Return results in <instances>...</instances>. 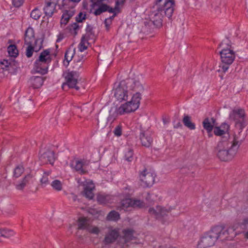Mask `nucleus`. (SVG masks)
<instances>
[{
	"mask_svg": "<svg viewBox=\"0 0 248 248\" xmlns=\"http://www.w3.org/2000/svg\"><path fill=\"white\" fill-rule=\"evenodd\" d=\"M229 128L230 125L226 123H224L220 127H215L214 129V133L215 135L217 136H222L227 134L228 137H226L228 139L230 136L228 133ZM232 134H230V135Z\"/></svg>",
	"mask_w": 248,
	"mask_h": 248,
	"instance_id": "aec40b11",
	"label": "nucleus"
},
{
	"mask_svg": "<svg viewBox=\"0 0 248 248\" xmlns=\"http://www.w3.org/2000/svg\"><path fill=\"white\" fill-rule=\"evenodd\" d=\"M150 132L148 130H141L140 135V139L142 146L149 147L153 141L151 137Z\"/></svg>",
	"mask_w": 248,
	"mask_h": 248,
	"instance_id": "f3484780",
	"label": "nucleus"
},
{
	"mask_svg": "<svg viewBox=\"0 0 248 248\" xmlns=\"http://www.w3.org/2000/svg\"><path fill=\"white\" fill-rule=\"evenodd\" d=\"M40 159L43 163L49 162L52 164L55 159L54 153L50 150H48L43 153L39 157Z\"/></svg>",
	"mask_w": 248,
	"mask_h": 248,
	"instance_id": "6ab92c4d",
	"label": "nucleus"
},
{
	"mask_svg": "<svg viewBox=\"0 0 248 248\" xmlns=\"http://www.w3.org/2000/svg\"><path fill=\"white\" fill-rule=\"evenodd\" d=\"M75 49H72L71 48L68 49L65 53L64 56V62L65 63V62H67V64H68L69 62L73 59L75 56Z\"/></svg>",
	"mask_w": 248,
	"mask_h": 248,
	"instance_id": "c756f323",
	"label": "nucleus"
},
{
	"mask_svg": "<svg viewBox=\"0 0 248 248\" xmlns=\"http://www.w3.org/2000/svg\"><path fill=\"white\" fill-rule=\"evenodd\" d=\"M174 2L172 0H156L154 11L149 15L150 20L157 27L162 25V17L164 15L170 18L173 11Z\"/></svg>",
	"mask_w": 248,
	"mask_h": 248,
	"instance_id": "7ed1b4c3",
	"label": "nucleus"
},
{
	"mask_svg": "<svg viewBox=\"0 0 248 248\" xmlns=\"http://www.w3.org/2000/svg\"><path fill=\"white\" fill-rule=\"evenodd\" d=\"M183 122L185 126L190 130H194L196 128L195 124L191 121V117L188 115H184Z\"/></svg>",
	"mask_w": 248,
	"mask_h": 248,
	"instance_id": "bb28decb",
	"label": "nucleus"
},
{
	"mask_svg": "<svg viewBox=\"0 0 248 248\" xmlns=\"http://www.w3.org/2000/svg\"><path fill=\"white\" fill-rule=\"evenodd\" d=\"M78 25L77 23H75L73 24L72 25H71V28L70 29V30H71L72 29L75 31L77 29H78Z\"/></svg>",
	"mask_w": 248,
	"mask_h": 248,
	"instance_id": "3c124183",
	"label": "nucleus"
},
{
	"mask_svg": "<svg viewBox=\"0 0 248 248\" xmlns=\"http://www.w3.org/2000/svg\"><path fill=\"white\" fill-rule=\"evenodd\" d=\"M239 228L243 229V226H241V223L238 222H235L232 225L228 228H225V230L227 231V235L226 236V239H229L230 237L231 238L239 234L241 232H236Z\"/></svg>",
	"mask_w": 248,
	"mask_h": 248,
	"instance_id": "2eb2a0df",
	"label": "nucleus"
},
{
	"mask_svg": "<svg viewBox=\"0 0 248 248\" xmlns=\"http://www.w3.org/2000/svg\"><path fill=\"white\" fill-rule=\"evenodd\" d=\"M53 189L56 191H60L62 189L63 185L61 181L58 180H55L51 183Z\"/></svg>",
	"mask_w": 248,
	"mask_h": 248,
	"instance_id": "c9c22d12",
	"label": "nucleus"
},
{
	"mask_svg": "<svg viewBox=\"0 0 248 248\" xmlns=\"http://www.w3.org/2000/svg\"><path fill=\"white\" fill-rule=\"evenodd\" d=\"M92 2V8L90 9V13H93L95 16H99L102 13L108 11L110 13H113L112 8L109 7L105 1L107 2L108 0H97L93 2V0H91Z\"/></svg>",
	"mask_w": 248,
	"mask_h": 248,
	"instance_id": "0eeeda50",
	"label": "nucleus"
},
{
	"mask_svg": "<svg viewBox=\"0 0 248 248\" xmlns=\"http://www.w3.org/2000/svg\"><path fill=\"white\" fill-rule=\"evenodd\" d=\"M132 190L129 187H126L125 191L123 193V195L125 196V198L122 200L121 202L117 205V208L120 210L126 211L128 208H141L144 206V203L142 201L136 199L129 198Z\"/></svg>",
	"mask_w": 248,
	"mask_h": 248,
	"instance_id": "39448f33",
	"label": "nucleus"
},
{
	"mask_svg": "<svg viewBox=\"0 0 248 248\" xmlns=\"http://www.w3.org/2000/svg\"><path fill=\"white\" fill-rule=\"evenodd\" d=\"M144 90L141 83L132 79L115 83L113 88L115 98L119 102L124 101L116 108L117 114L124 115L137 110L140 107Z\"/></svg>",
	"mask_w": 248,
	"mask_h": 248,
	"instance_id": "f257e3e1",
	"label": "nucleus"
},
{
	"mask_svg": "<svg viewBox=\"0 0 248 248\" xmlns=\"http://www.w3.org/2000/svg\"><path fill=\"white\" fill-rule=\"evenodd\" d=\"M44 10L46 15L52 16L54 10V4L49 1L46 2V5L44 7Z\"/></svg>",
	"mask_w": 248,
	"mask_h": 248,
	"instance_id": "7c9ffc66",
	"label": "nucleus"
},
{
	"mask_svg": "<svg viewBox=\"0 0 248 248\" xmlns=\"http://www.w3.org/2000/svg\"><path fill=\"white\" fill-rule=\"evenodd\" d=\"M38 62V60L35 61L34 64V70L36 72L42 75L46 74L48 72V64L43 62Z\"/></svg>",
	"mask_w": 248,
	"mask_h": 248,
	"instance_id": "412c9836",
	"label": "nucleus"
},
{
	"mask_svg": "<svg viewBox=\"0 0 248 248\" xmlns=\"http://www.w3.org/2000/svg\"><path fill=\"white\" fill-rule=\"evenodd\" d=\"M84 186V195L89 199H92L94 197V194L93 193V190L94 188V184L92 181H89L88 182H86V183Z\"/></svg>",
	"mask_w": 248,
	"mask_h": 248,
	"instance_id": "a211bd4d",
	"label": "nucleus"
},
{
	"mask_svg": "<svg viewBox=\"0 0 248 248\" xmlns=\"http://www.w3.org/2000/svg\"><path fill=\"white\" fill-rule=\"evenodd\" d=\"M66 82L62 85V88L67 85L69 88H75L78 90L79 88L77 85L78 79L79 74L76 71H70L64 74Z\"/></svg>",
	"mask_w": 248,
	"mask_h": 248,
	"instance_id": "9d476101",
	"label": "nucleus"
},
{
	"mask_svg": "<svg viewBox=\"0 0 248 248\" xmlns=\"http://www.w3.org/2000/svg\"><path fill=\"white\" fill-rule=\"evenodd\" d=\"M125 0H116L115 6L113 8V13H115V15L120 12V8L123 6Z\"/></svg>",
	"mask_w": 248,
	"mask_h": 248,
	"instance_id": "4c0bfd02",
	"label": "nucleus"
},
{
	"mask_svg": "<svg viewBox=\"0 0 248 248\" xmlns=\"http://www.w3.org/2000/svg\"><path fill=\"white\" fill-rule=\"evenodd\" d=\"M113 14H114V15L111 17H110V18H108V19H111V21H112V20L113 19L114 17L116 16V15H115V13H113Z\"/></svg>",
	"mask_w": 248,
	"mask_h": 248,
	"instance_id": "4d7b16f0",
	"label": "nucleus"
},
{
	"mask_svg": "<svg viewBox=\"0 0 248 248\" xmlns=\"http://www.w3.org/2000/svg\"><path fill=\"white\" fill-rule=\"evenodd\" d=\"M24 171V169L22 166H17L14 170V176L18 178L21 175Z\"/></svg>",
	"mask_w": 248,
	"mask_h": 248,
	"instance_id": "58836bf2",
	"label": "nucleus"
},
{
	"mask_svg": "<svg viewBox=\"0 0 248 248\" xmlns=\"http://www.w3.org/2000/svg\"><path fill=\"white\" fill-rule=\"evenodd\" d=\"M33 181L34 175L31 172L15 183V188L17 190L23 191L26 187L32 184Z\"/></svg>",
	"mask_w": 248,
	"mask_h": 248,
	"instance_id": "ddd939ff",
	"label": "nucleus"
},
{
	"mask_svg": "<svg viewBox=\"0 0 248 248\" xmlns=\"http://www.w3.org/2000/svg\"><path fill=\"white\" fill-rule=\"evenodd\" d=\"M14 63V62L11 59H3L0 62V66L4 70H10L13 68Z\"/></svg>",
	"mask_w": 248,
	"mask_h": 248,
	"instance_id": "cd10ccee",
	"label": "nucleus"
},
{
	"mask_svg": "<svg viewBox=\"0 0 248 248\" xmlns=\"http://www.w3.org/2000/svg\"><path fill=\"white\" fill-rule=\"evenodd\" d=\"M39 62H43L46 63H48L51 62L50 52L48 50H45L42 51L38 59Z\"/></svg>",
	"mask_w": 248,
	"mask_h": 248,
	"instance_id": "393cba45",
	"label": "nucleus"
},
{
	"mask_svg": "<svg viewBox=\"0 0 248 248\" xmlns=\"http://www.w3.org/2000/svg\"><path fill=\"white\" fill-rule=\"evenodd\" d=\"M24 40L25 44L28 46L26 49V55L27 57L30 58L32 55L34 46L37 42L35 39L34 31L32 28L29 27L26 30Z\"/></svg>",
	"mask_w": 248,
	"mask_h": 248,
	"instance_id": "6e6552de",
	"label": "nucleus"
},
{
	"mask_svg": "<svg viewBox=\"0 0 248 248\" xmlns=\"http://www.w3.org/2000/svg\"><path fill=\"white\" fill-rule=\"evenodd\" d=\"M244 235L245 238L248 239V231L244 232Z\"/></svg>",
	"mask_w": 248,
	"mask_h": 248,
	"instance_id": "5fc2aeb1",
	"label": "nucleus"
},
{
	"mask_svg": "<svg viewBox=\"0 0 248 248\" xmlns=\"http://www.w3.org/2000/svg\"><path fill=\"white\" fill-rule=\"evenodd\" d=\"M24 0H13V3L15 7H19L23 3Z\"/></svg>",
	"mask_w": 248,
	"mask_h": 248,
	"instance_id": "de8ad7c7",
	"label": "nucleus"
},
{
	"mask_svg": "<svg viewBox=\"0 0 248 248\" xmlns=\"http://www.w3.org/2000/svg\"><path fill=\"white\" fill-rule=\"evenodd\" d=\"M109 199V196L103 194H99L97 196V201L100 203H106Z\"/></svg>",
	"mask_w": 248,
	"mask_h": 248,
	"instance_id": "37998d69",
	"label": "nucleus"
},
{
	"mask_svg": "<svg viewBox=\"0 0 248 248\" xmlns=\"http://www.w3.org/2000/svg\"><path fill=\"white\" fill-rule=\"evenodd\" d=\"M74 15V12L72 10H65L63 12L61 20V26H65L69 21L70 18Z\"/></svg>",
	"mask_w": 248,
	"mask_h": 248,
	"instance_id": "b1692460",
	"label": "nucleus"
},
{
	"mask_svg": "<svg viewBox=\"0 0 248 248\" xmlns=\"http://www.w3.org/2000/svg\"><path fill=\"white\" fill-rule=\"evenodd\" d=\"M155 177L154 172L147 169H144L140 174V181L144 186H152L154 183Z\"/></svg>",
	"mask_w": 248,
	"mask_h": 248,
	"instance_id": "9b49d317",
	"label": "nucleus"
},
{
	"mask_svg": "<svg viewBox=\"0 0 248 248\" xmlns=\"http://www.w3.org/2000/svg\"><path fill=\"white\" fill-rule=\"evenodd\" d=\"M62 39V37L61 36V35H60L58 36V38L57 40V42H60Z\"/></svg>",
	"mask_w": 248,
	"mask_h": 248,
	"instance_id": "864d4df0",
	"label": "nucleus"
},
{
	"mask_svg": "<svg viewBox=\"0 0 248 248\" xmlns=\"http://www.w3.org/2000/svg\"><path fill=\"white\" fill-rule=\"evenodd\" d=\"M1 106H0V112L1 111Z\"/></svg>",
	"mask_w": 248,
	"mask_h": 248,
	"instance_id": "13d9d810",
	"label": "nucleus"
},
{
	"mask_svg": "<svg viewBox=\"0 0 248 248\" xmlns=\"http://www.w3.org/2000/svg\"><path fill=\"white\" fill-rule=\"evenodd\" d=\"M227 48H223L220 52L221 63L219 65V71L225 73L228 70L229 66L233 62L235 54L231 46Z\"/></svg>",
	"mask_w": 248,
	"mask_h": 248,
	"instance_id": "423d86ee",
	"label": "nucleus"
},
{
	"mask_svg": "<svg viewBox=\"0 0 248 248\" xmlns=\"http://www.w3.org/2000/svg\"><path fill=\"white\" fill-rule=\"evenodd\" d=\"M86 18V14L85 13L80 12L78 14V16L76 17V21L78 22H81L83 20Z\"/></svg>",
	"mask_w": 248,
	"mask_h": 248,
	"instance_id": "a18cd8bd",
	"label": "nucleus"
},
{
	"mask_svg": "<svg viewBox=\"0 0 248 248\" xmlns=\"http://www.w3.org/2000/svg\"><path fill=\"white\" fill-rule=\"evenodd\" d=\"M227 233L224 226H215L201 237L198 245V248H207L212 247L214 246L217 239L225 240Z\"/></svg>",
	"mask_w": 248,
	"mask_h": 248,
	"instance_id": "20e7f679",
	"label": "nucleus"
},
{
	"mask_svg": "<svg viewBox=\"0 0 248 248\" xmlns=\"http://www.w3.org/2000/svg\"><path fill=\"white\" fill-rule=\"evenodd\" d=\"M119 235V230L118 229L109 228L105 236L104 242L107 244L112 243L117 239Z\"/></svg>",
	"mask_w": 248,
	"mask_h": 248,
	"instance_id": "dca6fc26",
	"label": "nucleus"
},
{
	"mask_svg": "<svg viewBox=\"0 0 248 248\" xmlns=\"http://www.w3.org/2000/svg\"><path fill=\"white\" fill-rule=\"evenodd\" d=\"M245 118L244 109L240 108H234L229 114V119L235 123L236 126H239L241 129L244 127Z\"/></svg>",
	"mask_w": 248,
	"mask_h": 248,
	"instance_id": "1a4fd4ad",
	"label": "nucleus"
},
{
	"mask_svg": "<svg viewBox=\"0 0 248 248\" xmlns=\"http://www.w3.org/2000/svg\"><path fill=\"white\" fill-rule=\"evenodd\" d=\"M114 133L115 136L119 137L122 135V129L120 126L116 127L114 130Z\"/></svg>",
	"mask_w": 248,
	"mask_h": 248,
	"instance_id": "49530a36",
	"label": "nucleus"
},
{
	"mask_svg": "<svg viewBox=\"0 0 248 248\" xmlns=\"http://www.w3.org/2000/svg\"><path fill=\"white\" fill-rule=\"evenodd\" d=\"M2 237L6 238H10L15 234V232L12 230L7 228H0Z\"/></svg>",
	"mask_w": 248,
	"mask_h": 248,
	"instance_id": "473e14b6",
	"label": "nucleus"
},
{
	"mask_svg": "<svg viewBox=\"0 0 248 248\" xmlns=\"http://www.w3.org/2000/svg\"><path fill=\"white\" fill-rule=\"evenodd\" d=\"M227 42H228V40H225L223 42H222L220 45H219V46L221 47V46H223L224 45H227Z\"/></svg>",
	"mask_w": 248,
	"mask_h": 248,
	"instance_id": "603ef678",
	"label": "nucleus"
},
{
	"mask_svg": "<svg viewBox=\"0 0 248 248\" xmlns=\"http://www.w3.org/2000/svg\"><path fill=\"white\" fill-rule=\"evenodd\" d=\"M120 218L119 213L115 210L110 211L107 215L106 219L108 221H117Z\"/></svg>",
	"mask_w": 248,
	"mask_h": 248,
	"instance_id": "c85d7f7f",
	"label": "nucleus"
},
{
	"mask_svg": "<svg viewBox=\"0 0 248 248\" xmlns=\"http://www.w3.org/2000/svg\"><path fill=\"white\" fill-rule=\"evenodd\" d=\"M87 231L91 233L97 234L99 233L100 230L98 227L95 226H92L90 225L88 229L87 230Z\"/></svg>",
	"mask_w": 248,
	"mask_h": 248,
	"instance_id": "c03bdc74",
	"label": "nucleus"
},
{
	"mask_svg": "<svg viewBox=\"0 0 248 248\" xmlns=\"http://www.w3.org/2000/svg\"><path fill=\"white\" fill-rule=\"evenodd\" d=\"M9 55L11 57H16L18 54L16 46L15 45H11L7 48Z\"/></svg>",
	"mask_w": 248,
	"mask_h": 248,
	"instance_id": "72a5a7b5",
	"label": "nucleus"
},
{
	"mask_svg": "<svg viewBox=\"0 0 248 248\" xmlns=\"http://www.w3.org/2000/svg\"><path fill=\"white\" fill-rule=\"evenodd\" d=\"M89 165V161L85 159H76L71 162L70 166L79 173L83 174L87 172V168Z\"/></svg>",
	"mask_w": 248,
	"mask_h": 248,
	"instance_id": "f8f14e48",
	"label": "nucleus"
},
{
	"mask_svg": "<svg viewBox=\"0 0 248 248\" xmlns=\"http://www.w3.org/2000/svg\"><path fill=\"white\" fill-rule=\"evenodd\" d=\"M49 173L48 172H45L44 173L42 178L40 180L41 185L43 186H45L49 184Z\"/></svg>",
	"mask_w": 248,
	"mask_h": 248,
	"instance_id": "ea45409f",
	"label": "nucleus"
},
{
	"mask_svg": "<svg viewBox=\"0 0 248 248\" xmlns=\"http://www.w3.org/2000/svg\"><path fill=\"white\" fill-rule=\"evenodd\" d=\"M44 80L41 77H32L30 79L29 83L33 88H39L42 86Z\"/></svg>",
	"mask_w": 248,
	"mask_h": 248,
	"instance_id": "4be33fe9",
	"label": "nucleus"
},
{
	"mask_svg": "<svg viewBox=\"0 0 248 248\" xmlns=\"http://www.w3.org/2000/svg\"><path fill=\"white\" fill-rule=\"evenodd\" d=\"M90 225V223L87 218L84 217L79 218L78 222V228L79 229L86 230L87 231Z\"/></svg>",
	"mask_w": 248,
	"mask_h": 248,
	"instance_id": "a878e982",
	"label": "nucleus"
},
{
	"mask_svg": "<svg viewBox=\"0 0 248 248\" xmlns=\"http://www.w3.org/2000/svg\"><path fill=\"white\" fill-rule=\"evenodd\" d=\"M125 159L128 161H131L133 160V152L132 149L128 148L125 152L124 155Z\"/></svg>",
	"mask_w": 248,
	"mask_h": 248,
	"instance_id": "a19ab883",
	"label": "nucleus"
},
{
	"mask_svg": "<svg viewBox=\"0 0 248 248\" xmlns=\"http://www.w3.org/2000/svg\"><path fill=\"white\" fill-rule=\"evenodd\" d=\"M84 56L83 55H75L74 57V61L76 63L74 67L78 68L81 67L83 62Z\"/></svg>",
	"mask_w": 248,
	"mask_h": 248,
	"instance_id": "f704fd0d",
	"label": "nucleus"
},
{
	"mask_svg": "<svg viewBox=\"0 0 248 248\" xmlns=\"http://www.w3.org/2000/svg\"><path fill=\"white\" fill-rule=\"evenodd\" d=\"M89 43L88 42V39L85 36H83L81 38V41L78 45V50L80 52H83L86 50L87 47Z\"/></svg>",
	"mask_w": 248,
	"mask_h": 248,
	"instance_id": "2f4dec72",
	"label": "nucleus"
},
{
	"mask_svg": "<svg viewBox=\"0 0 248 248\" xmlns=\"http://www.w3.org/2000/svg\"><path fill=\"white\" fill-rule=\"evenodd\" d=\"M123 232L124 234V239L125 243L132 239L133 237V231L132 230H124Z\"/></svg>",
	"mask_w": 248,
	"mask_h": 248,
	"instance_id": "e433bc0d",
	"label": "nucleus"
},
{
	"mask_svg": "<svg viewBox=\"0 0 248 248\" xmlns=\"http://www.w3.org/2000/svg\"><path fill=\"white\" fill-rule=\"evenodd\" d=\"M241 226H243V229H247L248 227V217H245L243 219Z\"/></svg>",
	"mask_w": 248,
	"mask_h": 248,
	"instance_id": "09e8293b",
	"label": "nucleus"
},
{
	"mask_svg": "<svg viewBox=\"0 0 248 248\" xmlns=\"http://www.w3.org/2000/svg\"><path fill=\"white\" fill-rule=\"evenodd\" d=\"M240 133L241 131L237 133H233L228 139L223 137L218 143L216 149V154L220 160H230L236 155L242 142L240 138Z\"/></svg>",
	"mask_w": 248,
	"mask_h": 248,
	"instance_id": "f03ea898",
	"label": "nucleus"
},
{
	"mask_svg": "<svg viewBox=\"0 0 248 248\" xmlns=\"http://www.w3.org/2000/svg\"><path fill=\"white\" fill-rule=\"evenodd\" d=\"M41 12L37 8H35L34 10H33L31 13V17L35 20L39 19L41 16Z\"/></svg>",
	"mask_w": 248,
	"mask_h": 248,
	"instance_id": "79ce46f5",
	"label": "nucleus"
},
{
	"mask_svg": "<svg viewBox=\"0 0 248 248\" xmlns=\"http://www.w3.org/2000/svg\"><path fill=\"white\" fill-rule=\"evenodd\" d=\"M215 119L213 118L205 119L202 123L204 128L208 132H211L215 125Z\"/></svg>",
	"mask_w": 248,
	"mask_h": 248,
	"instance_id": "5701e85b",
	"label": "nucleus"
},
{
	"mask_svg": "<svg viewBox=\"0 0 248 248\" xmlns=\"http://www.w3.org/2000/svg\"><path fill=\"white\" fill-rule=\"evenodd\" d=\"M111 23V19H107L105 21V24L107 29L108 28V27Z\"/></svg>",
	"mask_w": 248,
	"mask_h": 248,
	"instance_id": "8fccbe9b",
	"label": "nucleus"
},
{
	"mask_svg": "<svg viewBox=\"0 0 248 248\" xmlns=\"http://www.w3.org/2000/svg\"><path fill=\"white\" fill-rule=\"evenodd\" d=\"M182 126L180 123H178L176 125L174 126V128H178L179 127H181Z\"/></svg>",
	"mask_w": 248,
	"mask_h": 248,
	"instance_id": "6e6d98bb",
	"label": "nucleus"
},
{
	"mask_svg": "<svg viewBox=\"0 0 248 248\" xmlns=\"http://www.w3.org/2000/svg\"><path fill=\"white\" fill-rule=\"evenodd\" d=\"M170 212V210L166 209L160 206H156L155 207L150 208L149 214L156 218L167 216Z\"/></svg>",
	"mask_w": 248,
	"mask_h": 248,
	"instance_id": "4468645a",
	"label": "nucleus"
}]
</instances>
